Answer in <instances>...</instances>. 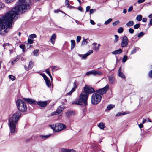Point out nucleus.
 I'll list each match as a JSON object with an SVG mask.
<instances>
[{"instance_id":"nucleus-1","label":"nucleus","mask_w":152,"mask_h":152,"mask_svg":"<svg viewBox=\"0 0 152 152\" xmlns=\"http://www.w3.org/2000/svg\"><path fill=\"white\" fill-rule=\"evenodd\" d=\"M31 4V0H19L14 8L0 17V34H4L6 31L5 28H11L13 21H15L18 18L19 12L29 10Z\"/></svg>"},{"instance_id":"nucleus-2","label":"nucleus","mask_w":152,"mask_h":152,"mask_svg":"<svg viewBox=\"0 0 152 152\" xmlns=\"http://www.w3.org/2000/svg\"><path fill=\"white\" fill-rule=\"evenodd\" d=\"M84 92L81 93L79 96V99L73 102V104L81 105L82 102L84 103L85 106L87 105V101L89 94L95 92L94 89L91 87L86 86L84 88Z\"/></svg>"},{"instance_id":"nucleus-3","label":"nucleus","mask_w":152,"mask_h":152,"mask_svg":"<svg viewBox=\"0 0 152 152\" xmlns=\"http://www.w3.org/2000/svg\"><path fill=\"white\" fill-rule=\"evenodd\" d=\"M21 115L20 112L19 111H17L12 116H10L9 119L8 124L10 128L11 134H13L16 132V124Z\"/></svg>"},{"instance_id":"nucleus-4","label":"nucleus","mask_w":152,"mask_h":152,"mask_svg":"<svg viewBox=\"0 0 152 152\" xmlns=\"http://www.w3.org/2000/svg\"><path fill=\"white\" fill-rule=\"evenodd\" d=\"M16 104L18 110L25 112L27 110V107L26 103L20 99H18L16 101Z\"/></svg>"},{"instance_id":"nucleus-5","label":"nucleus","mask_w":152,"mask_h":152,"mask_svg":"<svg viewBox=\"0 0 152 152\" xmlns=\"http://www.w3.org/2000/svg\"><path fill=\"white\" fill-rule=\"evenodd\" d=\"M101 98V95L96 92L92 95L91 103L94 104H97L100 102Z\"/></svg>"},{"instance_id":"nucleus-6","label":"nucleus","mask_w":152,"mask_h":152,"mask_svg":"<svg viewBox=\"0 0 152 152\" xmlns=\"http://www.w3.org/2000/svg\"><path fill=\"white\" fill-rule=\"evenodd\" d=\"M109 88V86L108 85H107L103 88L97 90L96 92L98 93L101 95H102L107 92Z\"/></svg>"},{"instance_id":"nucleus-7","label":"nucleus","mask_w":152,"mask_h":152,"mask_svg":"<svg viewBox=\"0 0 152 152\" xmlns=\"http://www.w3.org/2000/svg\"><path fill=\"white\" fill-rule=\"evenodd\" d=\"M66 126L61 123L55 124V132L60 131L66 128Z\"/></svg>"},{"instance_id":"nucleus-8","label":"nucleus","mask_w":152,"mask_h":152,"mask_svg":"<svg viewBox=\"0 0 152 152\" xmlns=\"http://www.w3.org/2000/svg\"><path fill=\"white\" fill-rule=\"evenodd\" d=\"M129 40L127 36H124L122 38L121 46L122 48L126 47L128 44Z\"/></svg>"},{"instance_id":"nucleus-9","label":"nucleus","mask_w":152,"mask_h":152,"mask_svg":"<svg viewBox=\"0 0 152 152\" xmlns=\"http://www.w3.org/2000/svg\"><path fill=\"white\" fill-rule=\"evenodd\" d=\"M23 100H24V101L30 104H35L37 103V102L36 101L33 100L31 99H30L29 98H23Z\"/></svg>"},{"instance_id":"nucleus-10","label":"nucleus","mask_w":152,"mask_h":152,"mask_svg":"<svg viewBox=\"0 0 152 152\" xmlns=\"http://www.w3.org/2000/svg\"><path fill=\"white\" fill-rule=\"evenodd\" d=\"M36 103L40 107H45L48 104L47 101H39L37 102Z\"/></svg>"},{"instance_id":"nucleus-11","label":"nucleus","mask_w":152,"mask_h":152,"mask_svg":"<svg viewBox=\"0 0 152 152\" xmlns=\"http://www.w3.org/2000/svg\"><path fill=\"white\" fill-rule=\"evenodd\" d=\"M66 114L67 117L69 118L71 116L75 115V112L74 110H69L67 111Z\"/></svg>"},{"instance_id":"nucleus-12","label":"nucleus","mask_w":152,"mask_h":152,"mask_svg":"<svg viewBox=\"0 0 152 152\" xmlns=\"http://www.w3.org/2000/svg\"><path fill=\"white\" fill-rule=\"evenodd\" d=\"M64 104L63 103L62 104V106H59L57 110H56V112H57V114H59L62 111L64 108Z\"/></svg>"},{"instance_id":"nucleus-13","label":"nucleus","mask_w":152,"mask_h":152,"mask_svg":"<svg viewBox=\"0 0 152 152\" xmlns=\"http://www.w3.org/2000/svg\"><path fill=\"white\" fill-rule=\"evenodd\" d=\"M73 88L70 92L67 93V95H70L72 94V93L75 91L76 89L77 88L76 83L75 81L73 83Z\"/></svg>"},{"instance_id":"nucleus-14","label":"nucleus","mask_w":152,"mask_h":152,"mask_svg":"<svg viewBox=\"0 0 152 152\" xmlns=\"http://www.w3.org/2000/svg\"><path fill=\"white\" fill-rule=\"evenodd\" d=\"M108 80L109 83L112 84H114L115 81V79L112 76L108 77Z\"/></svg>"},{"instance_id":"nucleus-15","label":"nucleus","mask_w":152,"mask_h":152,"mask_svg":"<svg viewBox=\"0 0 152 152\" xmlns=\"http://www.w3.org/2000/svg\"><path fill=\"white\" fill-rule=\"evenodd\" d=\"M56 38V35L55 34H54L51 36L50 38V42L53 44L54 43Z\"/></svg>"},{"instance_id":"nucleus-16","label":"nucleus","mask_w":152,"mask_h":152,"mask_svg":"<svg viewBox=\"0 0 152 152\" xmlns=\"http://www.w3.org/2000/svg\"><path fill=\"white\" fill-rule=\"evenodd\" d=\"M122 52V50L121 49H119L116 50L115 51L112 52V53L113 54L115 55L119 54L121 53Z\"/></svg>"},{"instance_id":"nucleus-17","label":"nucleus","mask_w":152,"mask_h":152,"mask_svg":"<svg viewBox=\"0 0 152 152\" xmlns=\"http://www.w3.org/2000/svg\"><path fill=\"white\" fill-rule=\"evenodd\" d=\"M121 69V67H120L119 69V71H118V75L120 77L124 78L125 79V76L121 72H120V70Z\"/></svg>"},{"instance_id":"nucleus-18","label":"nucleus","mask_w":152,"mask_h":152,"mask_svg":"<svg viewBox=\"0 0 152 152\" xmlns=\"http://www.w3.org/2000/svg\"><path fill=\"white\" fill-rule=\"evenodd\" d=\"M34 65V62H33L31 60L29 63L28 66V69H31L33 67Z\"/></svg>"},{"instance_id":"nucleus-19","label":"nucleus","mask_w":152,"mask_h":152,"mask_svg":"<svg viewBox=\"0 0 152 152\" xmlns=\"http://www.w3.org/2000/svg\"><path fill=\"white\" fill-rule=\"evenodd\" d=\"M71 50H72L75 48V40H72L71 41Z\"/></svg>"},{"instance_id":"nucleus-20","label":"nucleus","mask_w":152,"mask_h":152,"mask_svg":"<svg viewBox=\"0 0 152 152\" xmlns=\"http://www.w3.org/2000/svg\"><path fill=\"white\" fill-rule=\"evenodd\" d=\"M139 48L137 47H134V48L133 49V50L131 51V54H133L135 53L137 51H138L139 50Z\"/></svg>"},{"instance_id":"nucleus-21","label":"nucleus","mask_w":152,"mask_h":152,"mask_svg":"<svg viewBox=\"0 0 152 152\" xmlns=\"http://www.w3.org/2000/svg\"><path fill=\"white\" fill-rule=\"evenodd\" d=\"M115 105L112 104H110L108 105L107 107V109L108 110H110L111 109L115 107Z\"/></svg>"},{"instance_id":"nucleus-22","label":"nucleus","mask_w":152,"mask_h":152,"mask_svg":"<svg viewBox=\"0 0 152 152\" xmlns=\"http://www.w3.org/2000/svg\"><path fill=\"white\" fill-rule=\"evenodd\" d=\"M98 126L102 129H103L105 127V125L103 123H100L98 125Z\"/></svg>"},{"instance_id":"nucleus-23","label":"nucleus","mask_w":152,"mask_h":152,"mask_svg":"<svg viewBox=\"0 0 152 152\" xmlns=\"http://www.w3.org/2000/svg\"><path fill=\"white\" fill-rule=\"evenodd\" d=\"M134 24V22L133 21H129L126 24L127 26L130 27L132 26Z\"/></svg>"},{"instance_id":"nucleus-24","label":"nucleus","mask_w":152,"mask_h":152,"mask_svg":"<svg viewBox=\"0 0 152 152\" xmlns=\"http://www.w3.org/2000/svg\"><path fill=\"white\" fill-rule=\"evenodd\" d=\"M52 135V134H50L47 135H40V137L42 139H46L48 138Z\"/></svg>"},{"instance_id":"nucleus-25","label":"nucleus","mask_w":152,"mask_h":152,"mask_svg":"<svg viewBox=\"0 0 152 152\" xmlns=\"http://www.w3.org/2000/svg\"><path fill=\"white\" fill-rule=\"evenodd\" d=\"M78 55L79 57L82 58V59H85L88 56L86 53L84 55L78 54Z\"/></svg>"},{"instance_id":"nucleus-26","label":"nucleus","mask_w":152,"mask_h":152,"mask_svg":"<svg viewBox=\"0 0 152 152\" xmlns=\"http://www.w3.org/2000/svg\"><path fill=\"white\" fill-rule=\"evenodd\" d=\"M136 19L138 21H140L142 19V16L141 15H137L136 17Z\"/></svg>"},{"instance_id":"nucleus-27","label":"nucleus","mask_w":152,"mask_h":152,"mask_svg":"<svg viewBox=\"0 0 152 152\" xmlns=\"http://www.w3.org/2000/svg\"><path fill=\"white\" fill-rule=\"evenodd\" d=\"M46 84L47 86L49 87H50L51 86V83L50 80L48 79L45 80Z\"/></svg>"},{"instance_id":"nucleus-28","label":"nucleus","mask_w":152,"mask_h":152,"mask_svg":"<svg viewBox=\"0 0 152 152\" xmlns=\"http://www.w3.org/2000/svg\"><path fill=\"white\" fill-rule=\"evenodd\" d=\"M88 39H84L82 42V45H87L88 43L87 40Z\"/></svg>"},{"instance_id":"nucleus-29","label":"nucleus","mask_w":152,"mask_h":152,"mask_svg":"<svg viewBox=\"0 0 152 152\" xmlns=\"http://www.w3.org/2000/svg\"><path fill=\"white\" fill-rule=\"evenodd\" d=\"M95 74L96 76L97 75L98 76H100L102 74V73L99 71L95 70Z\"/></svg>"},{"instance_id":"nucleus-30","label":"nucleus","mask_w":152,"mask_h":152,"mask_svg":"<svg viewBox=\"0 0 152 152\" xmlns=\"http://www.w3.org/2000/svg\"><path fill=\"white\" fill-rule=\"evenodd\" d=\"M123 31L124 29L122 27H121L118 29L117 31L118 33L120 34L122 33L123 32Z\"/></svg>"},{"instance_id":"nucleus-31","label":"nucleus","mask_w":152,"mask_h":152,"mask_svg":"<svg viewBox=\"0 0 152 152\" xmlns=\"http://www.w3.org/2000/svg\"><path fill=\"white\" fill-rule=\"evenodd\" d=\"M128 57L126 55H125L124 56L122 61L123 63H124L127 61V59Z\"/></svg>"},{"instance_id":"nucleus-32","label":"nucleus","mask_w":152,"mask_h":152,"mask_svg":"<svg viewBox=\"0 0 152 152\" xmlns=\"http://www.w3.org/2000/svg\"><path fill=\"white\" fill-rule=\"evenodd\" d=\"M112 19L109 18L104 22V24L106 25H108L112 21Z\"/></svg>"},{"instance_id":"nucleus-33","label":"nucleus","mask_w":152,"mask_h":152,"mask_svg":"<svg viewBox=\"0 0 152 152\" xmlns=\"http://www.w3.org/2000/svg\"><path fill=\"white\" fill-rule=\"evenodd\" d=\"M81 39V37L80 36H78L76 38V42L77 43H78L80 42Z\"/></svg>"},{"instance_id":"nucleus-34","label":"nucleus","mask_w":152,"mask_h":152,"mask_svg":"<svg viewBox=\"0 0 152 152\" xmlns=\"http://www.w3.org/2000/svg\"><path fill=\"white\" fill-rule=\"evenodd\" d=\"M115 37V39L114 40V42L116 43L117 42L118 40V37L117 35H114Z\"/></svg>"},{"instance_id":"nucleus-35","label":"nucleus","mask_w":152,"mask_h":152,"mask_svg":"<svg viewBox=\"0 0 152 152\" xmlns=\"http://www.w3.org/2000/svg\"><path fill=\"white\" fill-rule=\"evenodd\" d=\"M9 77L10 78L12 81L14 80L15 79V77L14 76L12 75H9Z\"/></svg>"},{"instance_id":"nucleus-36","label":"nucleus","mask_w":152,"mask_h":152,"mask_svg":"<svg viewBox=\"0 0 152 152\" xmlns=\"http://www.w3.org/2000/svg\"><path fill=\"white\" fill-rule=\"evenodd\" d=\"M39 50L38 49L35 50L33 52L34 56H37L38 55L37 54L38 53Z\"/></svg>"},{"instance_id":"nucleus-37","label":"nucleus","mask_w":152,"mask_h":152,"mask_svg":"<svg viewBox=\"0 0 152 152\" xmlns=\"http://www.w3.org/2000/svg\"><path fill=\"white\" fill-rule=\"evenodd\" d=\"M36 37V35L34 34H31L29 36V37L30 38L33 39L34 38H35Z\"/></svg>"},{"instance_id":"nucleus-38","label":"nucleus","mask_w":152,"mask_h":152,"mask_svg":"<svg viewBox=\"0 0 152 152\" xmlns=\"http://www.w3.org/2000/svg\"><path fill=\"white\" fill-rule=\"evenodd\" d=\"M41 75L43 77L45 80L48 79V77L44 74H41Z\"/></svg>"},{"instance_id":"nucleus-39","label":"nucleus","mask_w":152,"mask_h":152,"mask_svg":"<svg viewBox=\"0 0 152 152\" xmlns=\"http://www.w3.org/2000/svg\"><path fill=\"white\" fill-rule=\"evenodd\" d=\"M49 126L51 127L54 131L55 132V125H49Z\"/></svg>"},{"instance_id":"nucleus-40","label":"nucleus","mask_w":152,"mask_h":152,"mask_svg":"<svg viewBox=\"0 0 152 152\" xmlns=\"http://www.w3.org/2000/svg\"><path fill=\"white\" fill-rule=\"evenodd\" d=\"M69 149H67L66 148H62L61 149V151L62 152H69Z\"/></svg>"},{"instance_id":"nucleus-41","label":"nucleus","mask_w":152,"mask_h":152,"mask_svg":"<svg viewBox=\"0 0 152 152\" xmlns=\"http://www.w3.org/2000/svg\"><path fill=\"white\" fill-rule=\"evenodd\" d=\"M140 26V24H137L135 25L134 26V29H136L138 28Z\"/></svg>"},{"instance_id":"nucleus-42","label":"nucleus","mask_w":152,"mask_h":152,"mask_svg":"<svg viewBox=\"0 0 152 152\" xmlns=\"http://www.w3.org/2000/svg\"><path fill=\"white\" fill-rule=\"evenodd\" d=\"M144 35V33L143 32H140L137 35V37H140Z\"/></svg>"},{"instance_id":"nucleus-43","label":"nucleus","mask_w":152,"mask_h":152,"mask_svg":"<svg viewBox=\"0 0 152 152\" xmlns=\"http://www.w3.org/2000/svg\"><path fill=\"white\" fill-rule=\"evenodd\" d=\"M119 23V21L118 20L116 21L115 22L113 23V26H115L117 24H118Z\"/></svg>"},{"instance_id":"nucleus-44","label":"nucleus","mask_w":152,"mask_h":152,"mask_svg":"<svg viewBox=\"0 0 152 152\" xmlns=\"http://www.w3.org/2000/svg\"><path fill=\"white\" fill-rule=\"evenodd\" d=\"M15 0H5V2L7 3H11L14 1Z\"/></svg>"},{"instance_id":"nucleus-45","label":"nucleus","mask_w":152,"mask_h":152,"mask_svg":"<svg viewBox=\"0 0 152 152\" xmlns=\"http://www.w3.org/2000/svg\"><path fill=\"white\" fill-rule=\"evenodd\" d=\"M28 43L30 44H31L33 43L34 41L33 40L28 39Z\"/></svg>"},{"instance_id":"nucleus-46","label":"nucleus","mask_w":152,"mask_h":152,"mask_svg":"<svg viewBox=\"0 0 152 152\" xmlns=\"http://www.w3.org/2000/svg\"><path fill=\"white\" fill-rule=\"evenodd\" d=\"M65 2L66 5L68 7L69 6L68 0H65Z\"/></svg>"},{"instance_id":"nucleus-47","label":"nucleus","mask_w":152,"mask_h":152,"mask_svg":"<svg viewBox=\"0 0 152 152\" xmlns=\"http://www.w3.org/2000/svg\"><path fill=\"white\" fill-rule=\"evenodd\" d=\"M58 69V68L56 66H53L52 67V70L53 71L54 70H57Z\"/></svg>"},{"instance_id":"nucleus-48","label":"nucleus","mask_w":152,"mask_h":152,"mask_svg":"<svg viewBox=\"0 0 152 152\" xmlns=\"http://www.w3.org/2000/svg\"><path fill=\"white\" fill-rule=\"evenodd\" d=\"M129 31L130 34H133L134 32V30L133 28H129Z\"/></svg>"},{"instance_id":"nucleus-49","label":"nucleus","mask_w":152,"mask_h":152,"mask_svg":"<svg viewBox=\"0 0 152 152\" xmlns=\"http://www.w3.org/2000/svg\"><path fill=\"white\" fill-rule=\"evenodd\" d=\"M19 47L22 49L24 50L25 48V45L23 44H21L19 46Z\"/></svg>"},{"instance_id":"nucleus-50","label":"nucleus","mask_w":152,"mask_h":152,"mask_svg":"<svg viewBox=\"0 0 152 152\" xmlns=\"http://www.w3.org/2000/svg\"><path fill=\"white\" fill-rule=\"evenodd\" d=\"M96 10L94 9H91L90 10V14H92Z\"/></svg>"},{"instance_id":"nucleus-51","label":"nucleus","mask_w":152,"mask_h":152,"mask_svg":"<svg viewBox=\"0 0 152 152\" xmlns=\"http://www.w3.org/2000/svg\"><path fill=\"white\" fill-rule=\"evenodd\" d=\"M4 4L2 3H0V10H1L2 8H4Z\"/></svg>"},{"instance_id":"nucleus-52","label":"nucleus","mask_w":152,"mask_h":152,"mask_svg":"<svg viewBox=\"0 0 152 152\" xmlns=\"http://www.w3.org/2000/svg\"><path fill=\"white\" fill-rule=\"evenodd\" d=\"M45 72L49 75L50 76L51 75L50 71L48 69H46L45 71Z\"/></svg>"},{"instance_id":"nucleus-53","label":"nucleus","mask_w":152,"mask_h":152,"mask_svg":"<svg viewBox=\"0 0 152 152\" xmlns=\"http://www.w3.org/2000/svg\"><path fill=\"white\" fill-rule=\"evenodd\" d=\"M133 7L132 6H131L129 7V8L128 9V12H130L131 11L133 10Z\"/></svg>"},{"instance_id":"nucleus-54","label":"nucleus","mask_w":152,"mask_h":152,"mask_svg":"<svg viewBox=\"0 0 152 152\" xmlns=\"http://www.w3.org/2000/svg\"><path fill=\"white\" fill-rule=\"evenodd\" d=\"M148 76L151 78H152V70H151L148 73Z\"/></svg>"},{"instance_id":"nucleus-55","label":"nucleus","mask_w":152,"mask_h":152,"mask_svg":"<svg viewBox=\"0 0 152 152\" xmlns=\"http://www.w3.org/2000/svg\"><path fill=\"white\" fill-rule=\"evenodd\" d=\"M145 0H138L137 2L138 4H140L144 2Z\"/></svg>"},{"instance_id":"nucleus-56","label":"nucleus","mask_w":152,"mask_h":152,"mask_svg":"<svg viewBox=\"0 0 152 152\" xmlns=\"http://www.w3.org/2000/svg\"><path fill=\"white\" fill-rule=\"evenodd\" d=\"M93 52V51L92 50H90L87 53V54L88 55H88H90V54L92 53Z\"/></svg>"},{"instance_id":"nucleus-57","label":"nucleus","mask_w":152,"mask_h":152,"mask_svg":"<svg viewBox=\"0 0 152 152\" xmlns=\"http://www.w3.org/2000/svg\"><path fill=\"white\" fill-rule=\"evenodd\" d=\"M92 74V70L88 71L86 72V75L88 76Z\"/></svg>"},{"instance_id":"nucleus-58","label":"nucleus","mask_w":152,"mask_h":152,"mask_svg":"<svg viewBox=\"0 0 152 152\" xmlns=\"http://www.w3.org/2000/svg\"><path fill=\"white\" fill-rule=\"evenodd\" d=\"M57 114H57V112H56V111L52 113L51 114V115L52 116Z\"/></svg>"},{"instance_id":"nucleus-59","label":"nucleus","mask_w":152,"mask_h":152,"mask_svg":"<svg viewBox=\"0 0 152 152\" xmlns=\"http://www.w3.org/2000/svg\"><path fill=\"white\" fill-rule=\"evenodd\" d=\"M90 7L89 6H88L86 7V11L88 12L90 10Z\"/></svg>"},{"instance_id":"nucleus-60","label":"nucleus","mask_w":152,"mask_h":152,"mask_svg":"<svg viewBox=\"0 0 152 152\" xmlns=\"http://www.w3.org/2000/svg\"><path fill=\"white\" fill-rule=\"evenodd\" d=\"M77 9L81 12L83 11V9L81 7H78V8H77Z\"/></svg>"},{"instance_id":"nucleus-61","label":"nucleus","mask_w":152,"mask_h":152,"mask_svg":"<svg viewBox=\"0 0 152 152\" xmlns=\"http://www.w3.org/2000/svg\"><path fill=\"white\" fill-rule=\"evenodd\" d=\"M91 23L93 25H94L95 24V22L92 20H90Z\"/></svg>"},{"instance_id":"nucleus-62","label":"nucleus","mask_w":152,"mask_h":152,"mask_svg":"<svg viewBox=\"0 0 152 152\" xmlns=\"http://www.w3.org/2000/svg\"><path fill=\"white\" fill-rule=\"evenodd\" d=\"M92 74H93L94 76H96V74H95V70H92Z\"/></svg>"},{"instance_id":"nucleus-63","label":"nucleus","mask_w":152,"mask_h":152,"mask_svg":"<svg viewBox=\"0 0 152 152\" xmlns=\"http://www.w3.org/2000/svg\"><path fill=\"white\" fill-rule=\"evenodd\" d=\"M17 61V59H15L12 62L11 64L12 65H13L15 64Z\"/></svg>"},{"instance_id":"nucleus-64","label":"nucleus","mask_w":152,"mask_h":152,"mask_svg":"<svg viewBox=\"0 0 152 152\" xmlns=\"http://www.w3.org/2000/svg\"><path fill=\"white\" fill-rule=\"evenodd\" d=\"M69 152H76V151L73 150V149H69Z\"/></svg>"}]
</instances>
